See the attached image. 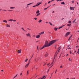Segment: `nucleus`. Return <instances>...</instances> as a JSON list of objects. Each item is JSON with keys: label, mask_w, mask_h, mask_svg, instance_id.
Instances as JSON below:
<instances>
[{"label": "nucleus", "mask_w": 79, "mask_h": 79, "mask_svg": "<svg viewBox=\"0 0 79 79\" xmlns=\"http://www.w3.org/2000/svg\"><path fill=\"white\" fill-rule=\"evenodd\" d=\"M50 46V43H48V41H46L45 42V44L41 48H40V50H42L43 48H44L45 47H49Z\"/></svg>", "instance_id": "nucleus-1"}, {"label": "nucleus", "mask_w": 79, "mask_h": 79, "mask_svg": "<svg viewBox=\"0 0 79 79\" xmlns=\"http://www.w3.org/2000/svg\"><path fill=\"white\" fill-rule=\"evenodd\" d=\"M56 42V40H53L49 42V44H50V46H51V45H52L53 44H54V43H55V42Z\"/></svg>", "instance_id": "nucleus-2"}, {"label": "nucleus", "mask_w": 79, "mask_h": 79, "mask_svg": "<svg viewBox=\"0 0 79 79\" xmlns=\"http://www.w3.org/2000/svg\"><path fill=\"white\" fill-rule=\"evenodd\" d=\"M26 35L27 37H31V35L29 33H28L27 34H26Z\"/></svg>", "instance_id": "nucleus-3"}, {"label": "nucleus", "mask_w": 79, "mask_h": 79, "mask_svg": "<svg viewBox=\"0 0 79 79\" xmlns=\"http://www.w3.org/2000/svg\"><path fill=\"white\" fill-rule=\"evenodd\" d=\"M70 33V32H68L66 34V35L65 36V37H67V35H69V34Z\"/></svg>", "instance_id": "nucleus-4"}, {"label": "nucleus", "mask_w": 79, "mask_h": 79, "mask_svg": "<svg viewBox=\"0 0 79 79\" xmlns=\"http://www.w3.org/2000/svg\"><path fill=\"white\" fill-rule=\"evenodd\" d=\"M6 27H10V25H9V24H7L6 25Z\"/></svg>", "instance_id": "nucleus-5"}, {"label": "nucleus", "mask_w": 79, "mask_h": 79, "mask_svg": "<svg viewBox=\"0 0 79 79\" xmlns=\"http://www.w3.org/2000/svg\"><path fill=\"white\" fill-rule=\"evenodd\" d=\"M42 3V2H39L37 3V4L38 6H39V5H40V4H41Z\"/></svg>", "instance_id": "nucleus-6"}, {"label": "nucleus", "mask_w": 79, "mask_h": 79, "mask_svg": "<svg viewBox=\"0 0 79 79\" xmlns=\"http://www.w3.org/2000/svg\"><path fill=\"white\" fill-rule=\"evenodd\" d=\"M40 37V35H38L36 36V38H39Z\"/></svg>", "instance_id": "nucleus-7"}, {"label": "nucleus", "mask_w": 79, "mask_h": 79, "mask_svg": "<svg viewBox=\"0 0 79 79\" xmlns=\"http://www.w3.org/2000/svg\"><path fill=\"white\" fill-rule=\"evenodd\" d=\"M64 26V25L61 26L59 27V29H61V28H62V27H63Z\"/></svg>", "instance_id": "nucleus-8"}, {"label": "nucleus", "mask_w": 79, "mask_h": 79, "mask_svg": "<svg viewBox=\"0 0 79 79\" xmlns=\"http://www.w3.org/2000/svg\"><path fill=\"white\" fill-rule=\"evenodd\" d=\"M21 50H18V53H21Z\"/></svg>", "instance_id": "nucleus-9"}, {"label": "nucleus", "mask_w": 79, "mask_h": 79, "mask_svg": "<svg viewBox=\"0 0 79 79\" xmlns=\"http://www.w3.org/2000/svg\"><path fill=\"white\" fill-rule=\"evenodd\" d=\"M40 15V13H38L36 15V16H37V17L39 16V15Z\"/></svg>", "instance_id": "nucleus-10"}, {"label": "nucleus", "mask_w": 79, "mask_h": 79, "mask_svg": "<svg viewBox=\"0 0 79 79\" xmlns=\"http://www.w3.org/2000/svg\"><path fill=\"white\" fill-rule=\"evenodd\" d=\"M45 78H46V77H45V76H44L42 78L40 79H45Z\"/></svg>", "instance_id": "nucleus-11"}, {"label": "nucleus", "mask_w": 79, "mask_h": 79, "mask_svg": "<svg viewBox=\"0 0 79 79\" xmlns=\"http://www.w3.org/2000/svg\"><path fill=\"white\" fill-rule=\"evenodd\" d=\"M3 22L5 23H7V21L5 20H3Z\"/></svg>", "instance_id": "nucleus-12"}, {"label": "nucleus", "mask_w": 79, "mask_h": 79, "mask_svg": "<svg viewBox=\"0 0 79 79\" xmlns=\"http://www.w3.org/2000/svg\"><path fill=\"white\" fill-rule=\"evenodd\" d=\"M8 21H13V19H10L9 20H8Z\"/></svg>", "instance_id": "nucleus-13"}, {"label": "nucleus", "mask_w": 79, "mask_h": 79, "mask_svg": "<svg viewBox=\"0 0 79 79\" xmlns=\"http://www.w3.org/2000/svg\"><path fill=\"white\" fill-rule=\"evenodd\" d=\"M32 3H29L28 4H27V6H29V5H31V4H32Z\"/></svg>", "instance_id": "nucleus-14"}, {"label": "nucleus", "mask_w": 79, "mask_h": 79, "mask_svg": "<svg viewBox=\"0 0 79 79\" xmlns=\"http://www.w3.org/2000/svg\"><path fill=\"white\" fill-rule=\"evenodd\" d=\"M72 37V35H71V36H70L68 40H70V39H71V38Z\"/></svg>", "instance_id": "nucleus-15"}, {"label": "nucleus", "mask_w": 79, "mask_h": 79, "mask_svg": "<svg viewBox=\"0 0 79 79\" xmlns=\"http://www.w3.org/2000/svg\"><path fill=\"white\" fill-rule=\"evenodd\" d=\"M57 29H58V28L55 27L54 28L55 31H57Z\"/></svg>", "instance_id": "nucleus-16"}, {"label": "nucleus", "mask_w": 79, "mask_h": 79, "mask_svg": "<svg viewBox=\"0 0 79 79\" xmlns=\"http://www.w3.org/2000/svg\"><path fill=\"white\" fill-rule=\"evenodd\" d=\"M42 21V20L41 19H40L38 21V22L39 23H40Z\"/></svg>", "instance_id": "nucleus-17"}, {"label": "nucleus", "mask_w": 79, "mask_h": 79, "mask_svg": "<svg viewBox=\"0 0 79 79\" xmlns=\"http://www.w3.org/2000/svg\"><path fill=\"white\" fill-rule=\"evenodd\" d=\"M61 5H64L65 4L64 3V2H62L61 3Z\"/></svg>", "instance_id": "nucleus-18"}, {"label": "nucleus", "mask_w": 79, "mask_h": 79, "mask_svg": "<svg viewBox=\"0 0 79 79\" xmlns=\"http://www.w3.org/2000/svg\"><path fill=\"white\" fill-rule=\"evenodd\" d=\"M40 11H39V10H37L36 12V14H38V13H39Z\"/></svg>", "instance_id": "nucleus-19"}, {"label": "nucleus", "mask_w": 79, "mask_h": 79, "mask_svg": "<svg viewBox=\"0 0 79 79\" xmlns=\"http://www.w3.org/2000/svg\"><path fill=\"white\" fill-rule=\"evenodd\" d=\"M29 63H28L26 65L25 67H27V66H29ZM25 68H26V67H25Z\"/></svg>", "instance_id": "nucleus-20"}, {"label": "nucleus", "mask_w": 79, "mask_h": 79, "mask_svg": "<svg viewBox=\"0 0 79 79\" xmlns=\"http://www.w3.org/2000/svg\"><path fill=\"white\" fill-rule=\"evenodd\" d=\"M61 46H60L59 48V50H58V52H59V51H60V49H61Z\"/></svg>", "instance_id": "nucleus-21"}, {"label": "nucleus", "mask_w": 79, "mask_h": 79, "mask_svg": "<svg viewBox=\"0 0 79 79\" xmlns=\"http://www.w3.org/2000/svg\"><path fill=\"white\" fill-rule=\"evenodd\" d=\"M10 9H14L15 7H11L10 8Z\"/></svg>", "instance_id": "nucleus-22"}, {"label": "nucleus", "mask_w": 79, "mask_h": 79, "mask_svg": "<svg viewBox=\"0 0 79 79\" xmlns=\"http://www.w3.org/2000/svg\"><path fill=\"white\" fill-rule=\"evenodd\" d=\"M37 49L38 50H39V46H37Z\"/></svg>", "instance_id": "nucleus-23"}, {"label": "nucleus", "mask_w": 79, "mask_h": 79, "mask_svg": "<svg viewBox=\"0 0 79 79\" xmlns=\"http://www.w3.org/2000/svg\"><path fill=\"white\" fill-rule=\"evenodd\" d=\"M48 56V54H46L45 55V57H47Z\"/></svg>", "instance_id": "nucleus-24"}, {"label": "nucleus", "mask_w": 79, "mask_h": 79, "mask_svg": "<svg viewBox=\"0 0 79 79\" xmlns=\"http://www.w3.org/2000/svg\"><path fill=\"white\" fill-rule=\"evenodd\" d=\"M41 34H44V31H43L42 32H41Z\"/></svg>", "instance_id": "nucleus-25"}, {"label": "nucleus", "mask_w": 79, "mask_h": 79, "mask_svg": "<svg viewBox=\"0 0 79 79\" xmlns=\"http://www.w3.org/2000/svg\"><path fill=\"white\" fill-rule=\"evenodd\" d=\"M28 60V59H26L25 61V62H27V61Z\"/></svg>", "instance_id": "nucleus-26"}, {"label": "nucleus", "mask_w": 79, "mask_h": 79, "mask_svg": "<svg viewBox=\"0 0 79 79\" xmlns=\"http://www.w3.org/2000/svg\"><path fill=\"white\" fill-rule=\"evenodd\" d=\"M76 19H75L74 21H73V23H74L75 21H76Z\"/></svg>", "instance_id": "nucleus-27"}, {"label": "nucleus", "mask_w": 79, "mask_h": 79, "mask_svg": "<svg viewBox=\"0 0 79 79\" xmlns=\"http://www.w3.org/2000/svg\"><path fill=\"white\" fill-rule=\"evenodd\" d=\"M58 71V69H56V71L55 72V74H56V71Z\"/></svg>", "instance_id": "nucleus-28"}, {"label": "nucleus", "mask_w": 79, "mask_h": 79, "mask_svg": "<svg viewBox=\"0 0 79 79\" xmlns=\"http://www.w3.org/2000/svg\"><path fill=\"white\" fill-rule=\"evenodd\" d=\"M70 25H71V24H67V26H70Z\"/></svg>", "instance_id": "nucleus-29"}, {"label": "nucleus", "mask_w": 79, "mask_h": 79, "mask_svg": "<svg viewBox=\"0 0 79 79\" xmlns=\"http://www.w3.org/2000/svg\"><path fill=\"white\" fill-rule=\"evenodd\" d=\"M68 23H71V21H69Z\"/></svg>", "instance_id": "nucleus-30"}, {"label": "nucleus", "mask_w": 79, "mask_h": 79, "mask_svg": "<svg viewBox=\"0 0 79 79\" xmlns=\"http://www.w3.org/2000/svg\"><path fill=\"white\" fill-rule=\"evenodd\" d=\"M17 76H18V74H17L13 78V79H14V78H15V77H16Z\"/></svg>", "instance_id": "nucleus-31"}, {"label": "nucleus", "mask_w": 79, "mask_h": 79, "mask_svg": "<svg viewBox=\"0 0 79 79\" xmlns=\"http://www.w3.org/2000/svg\"><path fill=\"white\" fill-rule=\"evenodd\" d=\"M49 24H50V25L52 26V23H51V22H49Z\"/></svg>", "instance_id": "nucleus-32"}, {"label": "nucleus", "mask_w": 79, "mask_h": 79, "mask_svg": "<svg viewBox=\"0 0 79 79\" xmlns=\"http://www.w3.org/2000/svg\"><path fill=\"white\" fill-rule=\"evenodd\" d=\"M37 19V18H34V19H35V20H36V19Z\"/></svg>", "instance_id": "nucleus-33"}, {"label": "nucleus", "mask_w": 79, "mask_h": 79, "mask_svg": "<svg viewBox=\"0 0 79 79\" xmlns=\"http://www.w3.org/2000/svg\"><path fill=\"white\" fill-rule=\"evenodd\" d=\"M70 8L71 10H72V7H70Z\"/></svg>", "instance_id": "nucleus-34"}, {"label": "nucleus", "mask_w": 79, "mask_h": 79, "mask_svg": "<svg viewBox=\"0 0 79 79\" xmlns=\"http://www.w3.org/2000/svg\"><path fill=\"white\" fill-rule=\"evenodd\" d=\"M28 74H29V73L28 72H27V75H28Z\"/></svg>", "instance_id": "nucleus-35"}, {"label": "nucleus", "mask_w": 79, "mask_h": 79, "mask_svg": "<svg viewBox=\"0 0 79 79\" xmlns=\"http://www.w3.org/2000/svg\"><path fill=\"white\" fill-rule=\"evenodd\" d=\"M60 68H63V66H60Z\"/></svg>", "instance_id": "nucleus-36"}, {"label": "nucleus", "mask_w": 79, "mask_h": 79, "mask_svg": "<svg viewBox=\"0 0 79 79\" xmlns=\"http://www.w3.org/2000/svg\"><path fill=\"white\" fill-rule=\"evenodd\" d=\"M47 8H46L44 9V10H47Z\"/></svg>", "instance_id": "nucleus-37"}, {"label": "nucleus", "mask_w": 79, "mask_h": 79, "mask_svg": "<svg viewBox=\"0 0 79 79\" xmlns=\"http://www.w3.org/2000/svg\"><path fill=\"white\" fill-rule=\"evenodd\" d=\"M53 63V62H52V63L51 64V65Z\"/></svg>", "instance_id": "nucleus-38"}, {"label": "nucleus", "mask_w": 79, "mask_h": 79, "mask_svg": "<svg viewBox=\"0 0 79 79\" xmlns=\"http://www.w3.org/2000/svg\"><path fill=\"white\" fill-rule=\"evenodd\" d=\"M30 61H31V59L29 60V63H30Z\"/></svg>", "instance_id": "nucleus-39"}, {"label": "nucleus", "mask_w": 79, "mask_h": 79, "mask_svg": "<svg viewBox=\"0 0 79 79\" xmlns=\"http://www.w3.org/2000/svg\"><path fill=\"white\" fill-rule=\"evenodd\" d=\"M49 70H50V69H49L48 70L47 73H48V71H49Z\"/></svg>", "instance_id": "nucleus-40"}, {"label": "nucleus", "mask_w": 79, "mask_h": 79, "mask_svg": "<svg viewBox=\"0 0 79 79\" xmlns=\"http://www.w3.org/2000/svg\"><path fill=\"white\" fill-rule=\"evenodd\" d=\"M50 6H48V7L47 8H47H49V7H50Z\"/></svg>", "instance_id": "nucleus-41"}, {"label": "nucleus", "mask_w": 79, "mask_h": 79, "mask_svg": "<svg viewBox=\"0 0 79 79\" xmlns=\"http://www.w3.org/2000/svg\"><path fill=\"white\" fill-rule=\"evenodd\" d=\"M72 10H74V7H72Z\"/></svg>", "instance_id": "nucleus-42"}, {"label": "nucleus", "mask_w": 79, "mask_h": 79, "mask_svg": "<svg viewBox=\"0 0 79 79\" xmlns=\"http://www.w3.org/2000/svg\"><path fill=\"white\" fill-rule=\"evenodd\" d=\"M16 21V20H13V21Z\"/></svg>", "instance_id": "nucleus-43"}, {"label": "nucleus", "mask_w": 79, "mask_h": 79, "mask_svg": "<svg viewBox=\"0 0 79 79\" xmlns=\"http://www.w3.org/2000/svg\"><path fill=\"white\" fill-rule=\"evenodd\" d=\"M50 2H50V1H49V2H48V3H50Z\"/></svg>", "instance_id": "nucleus-44"}, {"label": "nucleus", "mask_w": 79, "mask_h": 79, "mask_svg": "<svg viewBox=\"0 0 79 79\" xmlns=\"http://www.w3.org/2000/svg\"><path fill=\"white\" fill-rule=\"evenodd\" d=\"M49 64H50V63H49L48 64H47L48 66V65H49Z\"/></svg>", "instance_id": "nucleus-45"}, {"label": "nucleus", "mask_w": 79, "mask_h": 79, "mask_svg": "<svg viewBox=\"0 0 79 79\" xmlns=\"http://www.w3.org/2000/svg\"><path fill=\"white\" fill-rule=\"evenodd\" d=\"M35 6H38V5H37V4H36L35 5Z\"/></svg>", "instance_id": "nucleus-46"}, {"label": "nucleus", "mask_w": 79, "mask_h": 79, "mask_svg": "<svg viewBox=\"0 0 79 79\" xmlns=\"http://www.w3.org/2000/svg\"><path fill=\"white\" fill-rule=\"evenodd\" d=\"M22 73H20V76H21L22 75Z\"/></svg>", "instance_id": "nucleus-47"}, {"label": "nucleus", "mask_w": 79, "mask_h": 79, "mask_svg": "<svg viewBox=\"0 0 79 79\" xmlns=\"http://www.w3.org/2000/svg\"><path fill=\"white\" fill-rule=\"evenodd\" d=\"M79 51H78V52H77V53H78V54H79Z\"/></svg>", "instance_id": "nucleus-48"}, {"label": "nucleus", "mask_w": 79, "mask_h": 79, "mask_svg": "<svg viewBox=\"0 0 79 79\" xmlns=\"http://www.w3.org/2000/svg\"><path fill=\"white\" fill-rule=\"evenodd\" d=\"M33 56V55H32V56L31 57V58H32Z\"/></svg>", "instance_id": "nucleus-49"}, {"label": "nucleus", "mask_w": 79, "mask_h": 79, "mask_svg": "<svg viewBox=\"0 0 79 79\" xmlns=\"http://www.w3.org/2000/svg\"><path fill=\"white\" fill-rule=\"evenodd\" d=\"M60 1V0H57V2H58V1Z\"/></svg>", "instance_id": "nucleus-50"}, {"label": "nucleus", "mask_w": 79, "mask_h": 79, "mask_svg": "<svg viewBox=\"0 0 79 79\" xmlns=\"http://www.w3.org/2000/svg\"><path fill=\"white\" fill-rule=\"evenodd\" d=\"M9 11H13V10H8Z\"/></svg>", "instance_id": "nucleus-51"}, {"label": "nucleus", "mask_w": 79, "mask_h": 79, "mask_svg": "<svg viewBox=\"0 0 79 79\" xmlns=\"http://www.w3.org/2000/svg\"><path fill=\"white\" fill-rule=\"evenodd\" d=\"M27 29H28V30H31V29H29V28H28Z\"/></svg>", "instance_id": "nucleus-52"}, {"label": "nucleus", "mask_w": 79, "mask_h": 79, "mask_svg": "<svg viewBox=\"0 0 79 79\" xmlns=\"http://www.w3.org/2000/svg\"><path fill=\"white\" fill-rule=\"evenodd\" d=\"M72 3H74V1H72Z\"/></svg>", "instance_id": "nucleus-53"}, {"label": "nucleus", "mask_w": 79, "mask_h": 79, "mask_svg": "<svg viewBox=\"0 0 79 79\" xmlns=\"http://www.w3.org/2000/svg\"><path fill=\"white\" fill-rule=\"evenodd\" d=\"M21 29H23H23H24V28H23V27H22Z\"/></svg>", "instance_id": "nucleus-54"}, {"label": "nucleus", "mask_w": 79, "mask_h": 79, "mask_svg": "<svg viewBox=\"0 0 79 79\" xmlns=\"http://www.w3.org/2000/svg\"><path fill=\"white\" fill-rule=\"evenodd\" d=\"M24 31H26H26H25V30H24V29H23V30Z\"/></svg>", "instance_id": "nucleus-55"}, {"label": "nucleus", "mask_w": 79, "mask_h": 79, "mask_svg": "<svg viewBox=\"0 0 79 79\" xmlns=\"http://www.w3.org/2000/svg\"><path fill=\"white\" fill-rule=\"evenodd\" d=\"M69 55L68 54H67V55H66V56H68Z\"/></svg>", "instance_id": "nucleus-56"}, {"label": "nucleus", "mask_w": 79, "mask_h": 79, "mask_svg": "<svg viewBox=\"0 0 79 79\" xmlns=\"http://www.w3.org/2000/svg\"><path fill=\"white\" fill-rule=\"evenodd\" d=\"M33 7H35V6H33Z\"/></svg>", "instance_id": "nucleus-57"}, {"label": "nucleus", "mask_w": 79, "mask_h": 79, "mask_svg": "<svg viewBox=\"0 0 79 79\" xmlns=\"http://www.w3.org/2000/svg\"><path fill=\"white\" fill-rule=\"evenodd\" d=\"M70 54H71V51H70Z\"/></svg>", "instance_id": "nucleus-58"}, {"label": "nucleus", "mask_w": 79, "mask_h": 79, "mask_svg": "<svg viewBox=\"0 0 79 79\" xmlns=\"http://www.w3.org/2000/svg\"><path fill=\"white\" fill-rule=\"evenodd\" d=\"M63 19H64V18L62 19L61 20H63Z\"/></svg>", "instance_id": "nucleus-59"}, {"label": "nucleus", "mask_w": 79, "mask_h": 79, "mask_svg": "<svg viewBox=\"0 0 79 79\" xmlns=\"http://www.w3.org/2000/svg\"><path fill=\"white\" fill-rule=\"evenodd\" d=\"M35 61H36V59H35Z\"/></svg>", "instance_id": "nucleus-60"}, {"label": "nucleus", "mask_w": 79, "mask_h": 79, "mask_svg": "<svg viewBox=\"0 0 79 79\" xmlns=\"http://www.w3.org/2000/svg\"><path fill=\"white\" fill-rule=\"evenodd\" d=\"M41 33H39V34L40 35H41Z\"/></svg>", "instance_id": "nucleus-61"}, {"label": "nucleus", "mask_w": 79, "mask_h": 79, "mask_svg": "<svg viewBox=\"0 0 79 79\" xmlns=\"http://www.w3.org/2000/svg\"><path fill=\"white\" fill-rule=\"evenodd\" d=\"M54 11H52L53 13H54Z\"/></svg>", "instance_id": "nucleus-62"}, {"label": "nucleus", "mask_w": 79, "mask_h": 79, "mask_svg": "<svg viewBox=\"0 0 79 79\" xmlns=\"http://www.w3.org/2000/svg\"><path fill=\"white\" fill-rule=\"evenodd\" d=\"M78 51L79 52V49H78Z\"/></svg>", "instance_id": "nucleus-63"}, {"label": "nucleus", "mask_w": 79, "mask_h": 79, "mask_svg": "<svg viewBox=\"0 0 79 79\" xmlns=\"http://www.w3.org/2000/svg\"><path fill=\"white\" fill-rule=\"evenodd\" d=\"M72 79H75V78H72Z\"/></svg>", "instance_id": "nucleus-64"}]
</instances>
